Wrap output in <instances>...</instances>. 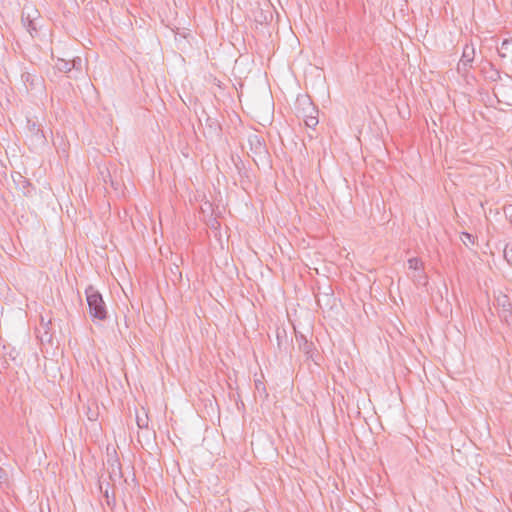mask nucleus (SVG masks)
I'll use <instances>...</instances> for the list:
<instances>
[{"label": "nucleus", "mask_w": 512, "mask_h": 512, "mask_svg": "<svg viewBox=\"0 0 512 512\" xmlns=\"http://www.w3.org/2000/svg\"><path fill=\"white\" fill-rule=\"evenodd\" d=\"M85 294L89 308V315L91 316L92 320H105L107 318V309L100 292L92 285H89L85 290Z\"/></svg>", "instance_id": "1"}, {"label": "nucleus", "mask_w": 512, "mask_h": 512, "mask_svg": "<svg viewBox=\"0 0 512 512\" xmlns=\"http://www.w3.org/2000/svg\"><path fill=\"white\" fill-rule=\"evenodd\" d=\"M493 92L499 102L510 104L512 102V77L506 75L504 80L494 86Z\"/></svg>", "instance_id": "2"}, {"label": "nucleus", "mask_w": 512, "mask_h": 512, "mask_svg": "<svg viewBox=\"0 0 512 512\" xmlns=\"http://www.w3.org/2000/svg\"><path fill=\"white\" fill-rule=\"evenodd\" d=\"M248 143L250 146V152L252 153V157L254 162H257V157L260 160H263L266 158L267 155V148L265 141L262 137L258 136L257 134H253L249 136Z\"/></svg>", "instance_id": "3"}, {"label": "nucleus", "mask_w": 512, "mask_h": 512, "mask_svg": "<svg viewBox=\"0 0 512 512\" xmlns=\"http://www.w3.org/2000/svg\"><path fill=\"white\" fill-rule=\"evenodd\" d=\"M38 16L39 12L33 5H24L21 20L30 35H32L33 31H37L34 21L38 18Z\"/></svg>", "instance_id": "4"}, {"label": "nucleus", "mask_w": 512, "mask_h": 512, "mask_svg": "<svg viewBox=\"0 0 512 512\" xmlns=\"http://www.w3.org/2000/svg\"><path fill=\"white\" fill-rule=\"evenodd\" d=\"M297 116L308 118L312 114H318V109L311 102L309 97L298 98L296 102Z\"/></svg>", "instance_id": "5"}, {"label": "nucleus", "mask_w": 512, "mask_h": 512, "mask_svg": "<svg viewBox=\"0 0 512 512\" xmlns=\"http://www.w3.org/2000/svg\"><path fill=\"white\" fill-rule=\"evenodd\" d=\"M495 306L499 310L500 317L508 321V318L512 316V303L510 298L505 294H499L495 298Z\"/></svg>", "instance_id": "6"}, {"label": "nucleus", "mask_w": 512, "mask_h": 512, "mask_svg": "<svg viewBox=\"0 0 512 512\" xmlns=\"http://www.w3.org/2000/svg\"><path fill=\"white\" fill-rule=\"evenodd\" d=\"M475 58V47L473 44H466L463 47L462 57L458 63V70H467L471 67L472 62Z\"/></svg>", "instance_id": "7"}, {"label": "nucleus", "mask_w": 512, "mask_h": 512, "mask_svg": "<svg viewBox=\"0 0 512 512\" xmlns=\"http://www.w3.org/2000/svg\"><path fill=\"white\" fill-rule=\"evenodd\" d=\"M21 78L27 88V90H40L43 88V78L29 72H24Z\"/></svg>", "instance_id": "8"}, {"label": "nucleus", "mask_w": 512, "mask_h": 512, "mask_svg": "<svg viewBox=\"0 0 512 512\" xmlns=\"http://www.w3.org/2000/svg\"><path fill=\"white\" fill-rule=\"evenodd\" d=\"M296 342L298 344V347L300 351H302L307 359H310L312 361H315L314 354H315V347L312 342H309L304 335H297L296 334Z\"/></svg>", "instance_id": "9"}, {"label": "nucleus", "mask_w": 512, "mask_h": 512, "mask_svg": "<svg viewBox=\"0 0 512 512\" xmlns=\"http://www.w3.org/2000/svg\"><path fill=\"white\" fill-rule=\"evenodd\" d=\"M27 128H28V131L30 132L31 134V137L37 142V143H42L44 144L45 141H46V138L44 136V133L43 131L41 130L40 128V125L37 124L36 122L34 121H31V120H27Z\"/></svg>", "instance_id": "10"}, {"label": "nucleus", "mask_w": 512, "mask_h": 512, "mask_svg": "<svg viewBox=\"0 0 512 512\" xmlns=\"http://www.w3.org/2000/svg\"><path fill=\"white\" fill-rule=\"evenodd\" d=\"M49 325H51V321L49 320L47 323L44 322V319H41L40 327L37 328L38 337L42 342L51 340V334L49 333Z\"/></svg>", "instance_id": "11"}, {"label": "nucleus", "mask_w": 512, "mask_h": 512, "mask_svg": "<svg viewBox=\"0 0 512 512\" xmlns=\"http://www.w3.org/2000/svg\"><path fill=\"white\" fill-rule=\"evenodd\" d=\"M276 339H277V345L279 349H286L289 344V339L287 336V332L284 328H277L276 329Z\"/></svg>", "instance_id": "12"}, {"label": "nucleus", "mask_w": 512, "mask_h": 512, "mask_svg": "<svg viewBox=\"0 0 512 512\" xmlns=\"http://www.w3.org/2000/svg\"><path fill=\"white\" fill-rule=\"evenodd\" d=\"M497 50L501 58L512 56V39H505Z\"/></svg>", "instance_id": "13"}, {"label": "nucleus", "mask_w": 512, "mask_h": 512, "mask_svg": "<svg viewBox=\"0 0 512 512\" xmlns=\"http://www.w3.org/2000/svg\"><path fill=\"white\" fill-rule=\"evenodd\" d=\"M55 67L60 72H65V73L71 72V62L68 60H65V59H58L55 64Z\"/></svg>", "instance_id": "14"}, {"label": "nucleus", "mask_w": 512, "mask_h": 512, "mask_svg": "<svg viewBox=\"0 0 512 512\" xmlns=\"http://www.w3.org/2000/svg\"><path fill=\"white\" fill-rule=\"evenodd\" d=\"M486 77L491 81L501 82L503 80L501 78L500 72L497 69H495L492 65H490V69L486 72Z\"/></svg>", "instance_id": "15"}, {"label": "nucleus", "mask_w": 512, "mask_h": 512, "mask_svg": "<svg viewBox=\"0 0 512 512\" xmlns=\"http://www.w3.org/2000/svg\"><path fill=\"white\" fill-rule=\"evenodd\" d=\"M148 415L144 412L143 415L137 414L136 415V423L140 429H147L148 428Z\"/></svg>", "instance_id": "16"}, {"label": "nucleus", "mask_w": 512, "mask_h": 512, "mask_svg": "<svg viewBox=\"0 0 512 512\" xmlns=\"http://www.w3.org/2000/svg\"><path fill=\"white\" fill-rule=\"evenodd\" d=\"M422 266H423L422 261L419 258H417V257H413V258H410L408 260V267H409V269L421 270Z\"/></svg>", "instance_id": "17"}, {"label": "nucleus", "mask_w": 512, "mask_h": 512, "mask_svg": "<svg viewBox=\"0 0 512 512\" xmlns=\"http://www.w3.org/2000/svg\"><path fill=\"white\" fill-rule=\"evenodd\" d=\"M304 123L309 128H315L318 124V114H312L308 118H304Z\"/></svg>", "instance_id": "18"}, {"label": "nucleus", "mask_w": 512, "mask_h": 512, "mask_svg": "<svg viewBox=\"0 0 512 512\" xmlns=\"http://www.w3.org/2000/svg\"><path fill=\"white\" fill-rule=\"evenodd\" d=\"M460 239L465 246H469L471 244H474L475 237L470 233L462 232Z\"/></svg>", "instance_id": "19"}, {"label": "nucleus", "mask_w": 512, "mask_h": 512, "mask_svg": "<svg viewBox=\"0 0 512 512\" xmlns=\"http://www.w3.org/2000/svg\"><path fill=\"white\" fill-rule=\"evenodd\" d=\"M504 258L507 263L512 267V243L506 244L504 248Z\"/></svg>", "instance_id": "20"}, {"label": "nucleus", "mask_w": 512, "mask_h": 512, "mask_svg": "<svg viewBox=\"0 0 512 512\" xmlns=\"http://www.w3.org/2000/svg\"><path fill=\"white\" fill-rule=\"evenodd\" d=\"M71 62V70L75 69L78 72H81L82 70V59L80 57H76Z\"/></svg>", "instance_id": "21"}, {"label": "nucleus", "mask_w": 512, "mask_h": 512, "mask_svg": "<svg viewBox=\"0 0 512 512\" xmlns=\"http://www.w3.org/2000/svg\"><path fill=\"white\" fill-rule=\"evenodd\" d=\"M255 388L259 392H263L265 394V396H267L266 387L262 380H260V379L255 380Z\"/></svg>", "instance_id": "22"}, {"label": "nucleus", "mask_w": 512, "mask_h": 512, "mask_svg": "<svg viewBox=\"0 0 512 512\" xmlns=\"http://www.w3.org/2000/svg\"><path fill=\"white\" fill-rule=\"evenodd\" d=\"M7 481V473L4 469L0 468V483Z\"/></svg>", "instance_id": "23"}, {"label": "nucleus", "mask_w": 512, "mask_h": 512, "mask_svg": "<svg viewBox=\"0 0 512 512\" xmlns=\"http://www.w3.org/2000/svg\"><path fill=\"white\" fill-rule=\"evenodd\" d=\"M219 225H220L219 222L216 219H213L211 221L210 227L213 228V229H217L219 227Z\"/></svg>", "instance_id": "24"}, {"label": "nucleus", "mask_w": 512, "mask_h": 512, "mask_svg": "<svg viewBox=\"0 0 512 512\" xmlns=\"http://www.w3.org/2000/svg\"><path fill=\"white\" fill-rule=\"evenodd\" d=\"M104 495L107 498V503L109 504V500H108L109 496H108V490L107 489L105 490Z\"/></svg>", "instance_id": "25"}]
</instances>
